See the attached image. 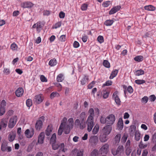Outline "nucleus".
Listing matches in <instances>:
<instances>
[{"instance_id":"nucleus-1","label":"nucleus","mask_w":156,"mask_h":156,"mask_svg":"<svg viewBox=\"0 0 156 156\" xmlns=\"http://www.w3.org/2000/svg\"><path fill=\"white\" fill-rule=\"evenodd\" d=\"M67 119L64 117L61 123L62 126H64V133L67 134H69L70 131V129H72L73 126V118H69L67 122Z\"/></svg>"},{"instance_id":"nucleus-2","label":"nucleus","mask_w":156,"mask_h":156,"mask_svg":"<svg viewBox=\"0 0 156 156\" xmlns=\"http://www.w3.org/2000/svg\"><path fill=\"white\" fill-rule=\"evenodd\" d=\"M115 120V116L112 114L109 115L106 118L101 116L100 119V122L101 123L103 124L106 123L107 125L111 126L114 124Z\"/></svg>"},{"instance_id":"nucleus-3","label":"nucleus","mask_w":156,"mask_h":156,"mask_svg":"<svg viewBox=\"0 0 156 156\" xmlns=\"http://www.w3.org/2000/svg\"><path fill=\"white\" fill-rule=\"evenodd\" d=\"M124 147L122 145H119L117 149H112L111 150L112 154L115 156L118 155L119 156H122L124 153Z\"/></svg>"},{"instance_id":"nucleus-4","label":"nucleus","mask_w":156,"mask_h":156,"mask_svg":"<svg viewBox=\"0 0 156 156\" xmlns=\"http://www.w3.org/2000/svg\"><path fill=\"white\" fill-rule=\"evenodd\" d=\"M86 123L87 126V131L89 132H90L91 131L94 125V119L89 118H87Z\"/></svg>"},{"instance_id":"nucleus-5","label":"nucleus","mask_w":156,"mask_h":156,"mask_svg":"<svg viewBox=\"0 0 156 156\" xmlns=\"http://www.w3.org/2000/svg\"><path fill=\"white\" fill-rule=\"evenodd\" d=\"M44 26V25L42 22L39 21L35 23L33 26L32 27L34 28H36L37 31L38 33H39L42 29Z\"/></svg>"},{"instance_id":"nucleus-6","label":"nucleus","mask_w":156,"mask_h":156,"mask_svg":"<svg viewBox=\"0 0 156 156\" xmlns=\"http://www.w3.org/2000/svg\"><path fill=\"white\" fill-rule=\"evenodd\" d=\"M44 100V96L42 94H39L36 95L34 99V102L36 104H40Z\"/></svg>"},{"instance_id":"nucleus-7","label":"nucleus","mask_w":156,"mask_h":156,"mask_svg":"<svg viewBox=\"0 0 156 156\" xmlns=\"http://www.w3.org/2000/svg\"><path fill=\"white\" fill-rule=\"evenodd\" d=\"M118 92L115 91L112 95V98L115 100L116 104L119 106L121 105V101L120 98L118 96Z\"/></svg>"},{"instance_id":"nucleus-8","label":"nucleus","mask_w":156,"mask_h":156,"mask_svg":"<svg viewBox=\"0 0 156 156\" xmlns=\"http://www.w3.org/2000/svg\"><path fill=\"white\" fill-rule=\"evenodd\" d=\"M34 4L30 1L24 2L21 4V6L23 8H31L33 7Z\"/></svg>"},{"instance_id":"nucleus-9","label":"nucleus","mask_w":156,"mask_h":156,"mask_svg":"<svg viewBox=\"0 0 156 156\" xmlns=\"http://www.w3.org/2000/svg\"><path fill=\"white\" fill-rule=\"evenodd\" d=\"M17 117L14 116L10 118L8 124V127L10 128H12L15 125L17 122Z\"/></svg>"},{"instance_id":"nucleus-10","label":"nucleus","mask_w":156,"mask_h":156,"mask_svg":"<svg viewBox=\"0 0 156 156\" xmlns=\"http://www.w3.org/2000/svg\"><path fill=\"white\" fill-rule=\"evenodd\" d=\"M112 130V127L109 125H107L104 127L102 129V133L107 135H109Z\"/></svg>"},{"instance_id":"nucleus-11","label":"nucleus","mask_w":156,"mask_h":156,"mask_svg":"<svg viewBox=\"0 0 156 156\" xmlns=\"http://www.w3.org/2000/svg\"><path fill=\"white\" fill-rule=\"evenodd\" d=\"M109 146L108 144H106L102 146L99 150V152L101 154H107L108 151Z\"/></svg>"},{"instance_id":"nucleus-12","label":"nucleus","mask_w":156,"mask_h":156,"mask_svg":"<svg viewBox=\"0 0 156 156\" xmlns=\"http://www.w3.org/2000/svg\"><path fill=\"white\" fill-rule=\"evenodd\" d=\"M98 142V138L97 136H91L90 140L89 142L92 145H96Z\"/></svg>"},{"instance_id":"nucleus-13","label":"nucleus","mask_w":156,"mask_h":156,"mask_svg":"<svg viewBox=\"0 0 156 156\" xmlns=\"http://www.w3.org/2000/svg\"><path fill=\"white\" fill-rule=\"evenodd\" d=\"M72 153L74 156H83V151L75 149L72 151Z\"/></svg>"},{"instance_id":"nucleus-14","label":"nucleus","mask_w":156,"mask_h":156,"mask_svg":"<svg viewBox=\"0 0 156 156\" xmlns=\"http://www.w3.org/2000/svg\"><path fill=\"white\" fill-rule=\"evenodd\" d=\"M123 88L124 89V91L125 96L126 97L127 96L126 95L127 91H128L130 94L132 93L133 92V89L131 86H129L128 87H127L126 86H124Z\"/></svg>"},{"instance_id":"nucleus-15","label":"nucleus","mask_w":156,"mask_h":156,"mask_svg":"<svg viewBox=\"0 0 156 156\" xmlns=\"http://www.w3.org/2000/svg\"><path fill=\"white\" fill-rule=\"evenodd\" d=\"M121 8V7L120 5H117L113 7L109 11V14L112 15L118 11Z\"/></svg>"},{"instance_id":"nucleus-16","label":"nucleus","mask_w":156,"mask_h":156,"mask_svg":"<svg viewBox=\"0 0 156 156\" xmlns=\"http://www.w3.org/2000/svg\"><path fill=\"white\" fill-rule=\"evenodd\" d=\"M44 133L43 132H41L38 136L37 143L40 144H42L44 142Z\"/></svg>"},{"instance_id":"nucleus-17","label":"nucleus","mask_w":156,"mask_h":156,"mask_svg":"<svg viewBox=\"0 0 156 156\" xmlns=\"http://www.w3.org/2000/svg\"><path fill=\"white\" fill-rule=\"evenodd\" d=\"M43 126V122L40 120H38L37 121L35 124V127L36 129L39 131L42 128Z\"/></svg>"},{"instance_id":"nucleus-18","label":"nucleus","mask_w":156,"mask_h":156,"mask_svg":"<svg viewBox=\"0 0 156 156\" xmlns=\"http://www.w3.org/2000/svg\"><path fill=\"white\" fill-rule=\"evenodd\" d=\"M24 92L23 89L22 87H19L15 91V94L17 97L22 96Z\"/></svg>"},{"instance_id":"nucleus-19","label":"nucleus","mask_w":156,"mask_h":156,"mask_svg":"<svg viewBox=\"0 0 156 156\" xmlns=\"http://www.w3.org/2000/svg\"><path fill=\"white\" fill-rule=\"evenodd\" d=\"M16 136V133L13 131H11L9 133L8 135L9 140L10 142L13 141L15 140Z\"/></svg>"},{"instance_id":"nucleus-20","label":"nucleus","mask_w":156,"mask_h":156,"mask_svg":"<svg viewBox=\"0 0 156 156\" xmlns=\"http://www.w3.org/2000/svg\"><path fill=\"white\" fill-rule=\"evenodd\" d=\"M26 136L27 138H31L34 134V130L32 129L30 131L29 129H27L25 132Z\"/></svg>"},{"instance_id":"nucleus-21","label":"nucleus","mask_w":156,"mask_h":156,"mask_svg":"<svg viewBox=\"0 0 156 156\" xmlns=\"http://www.w3.org/2000/svg\"><path fill=\"white\" fill-rule=\"evenodd\" d=\"M129 131L130 135L132 136H133L135 133L136 131H138L136 130V127L134 125H132L130 126Z\"/></svg>"},{"instance_id":"nucleus-22","label":"nucleus","mask_w":156,"mask_h":156,"mask_svg":"<svg viewBox=\"0 0 156 156\" xmlns=\"http://www.w3.org/2000/svg\"><path fill=\"white\" fill-rule=\"evenodd\" d=\"M123 127V123L122 118H120L117 123V128L119 130H121Z\"/></svg>"},{"instance_id":"nucleus-23","label":"nucleus","mask_w":156,"mask_h":156,"mask_svg":"<svg viewBox=\"0 0 156 156\" xmlns=\"http://www.w3.org/2000/svg\"><path fill=\"white\" fill-rule=\"evenodd\" d=\"M52 126L51 124L48 125L45 130V134L47 136H49L52 132Z\"/></svg>"},{"instance_id":"nucleus-24","label":"nucleus","mask_w":156,"mask_h":156,"mask_svg":"<svg viewBox=\"0 0 156 156\" xmlns=\"http://www.w3.org/2000/svg\"><path fill=\"white\" fill-rule=\"evenodd\" d=\"M108 139L107 135L102 133L100 135L99 140L101 142H105Z\"/></svg>"},{"instance_id":"nucleus-25","label":"nucleus","mask_w":156,"mask_h":156,"mask_svg":"<svg viewBox=\"0 0 156 156\" xmlns=\"http://www.w3.org/2000/svg\"><path fill=\"white\" fill-rule=\"evenodd\" d=\"M121 134L120 133H118L115 135L114 138V141L116 144L118 145L121 139Z\"/></svg>"},{"instance_id":"nucleus-26","label":"nucleus","mask_w":156,"mask_h":156,"mask_svg":"<svg viewBox=\"0 0 156 156\" xmlns=\"http://www.w3.org/2000/svg\"><path fill=\"white\" fill-rule=\"evenodd\" d=\"M88 113L89 114V115L88 118L94 119V117L95 115V112L93 108H90L88 111Z\"/></svg>"},{"instance_id":"nucleus-27","label":"nucleus","mask_w":156,"mask_h":156,"mask_svg":"<svg viewBox=\"0 0 156 156\" xmlns=\"http://www.w3.org/2000/svg\"><path fill=\"white\" fill-rule=\"evenodd\" d=\"M57 63V61L55 58L51 59L48 63V65L51 66H55Z\"/></svg>"},{"instance_id":"nucleus-28","label":"nucleus","mask_w":156,"mask_h":156,"mask_svg":"<svg viewBox=\"0 0 156 156\" xmlns=\"http://www.w3.org/2000/svg\"><path fill=\"white\" fill-rule=\"evenodd\" d=\"M118 72V70L117 69H115L112 71L111 73L109 76V79H112L114 77H115L117 75Z\"/></svg>"},{"instance_id":"nucleus-29","label":"nucleus","mask_w":156,"mask_h":156,"mask_svg":"<svg viewBox=\"0 0 156 156\" xmlns=\"http://www.w3.org/2000/svg\"><path fill=\"white\" fill-rule=\"evenodd\" d=\"M56 136L55 133H53L50 139V143L51 144H54L56 142Z\"/></svg>"},{"instance_id":"nucleus-30","label":"nucleus","mask_w":156,"mask_h":156,"mask_svg":"<svg viewBox=\"0 0 156 156\" xmlns=\"http://www.w3.org/2000/svg\"><path fill=\"white\" fill-rule=\"evenodd\" d=\"M144 9L146 10L150 11H154L155 9V7L152 5L146 6H144Z\"/></svg>"},{"instance_id":"nucleus-31","label":"nucleus","mask_w":156,"mask_h":156,"mask_svg":"<svg viewBox=\"0 0 156 156\" xmlns=\"http://www.w3.org/2000/svg\"><path fill=\"white\" fill-rule=\"evenodd\" d=\"M99 129V126L98 125H96L93 129L92 133L94 135L96 134L98 132Z\"/></svg>"},{"instance_id":"nucleus-32","label":"nucleus","mask_w":156,"mask_h":156,"mask_svg":"<svg viewBox=\"0 0 156 156\" xmlns=\"http://www.w3.org/2000/svg\"><path fill=\"white\" fill-rule=\"evenodd\" d=\"M114 21L112 20H107L104 22V24L107 26H109L112 25Z\"/></svg>"},{"instance_id":"nucleus-33","label":"nucleus","mask_w":156,"mask_h":156,"mask_svg":"<svg viewBox=\"0 0 156 156\" xmlns=\"http://www.w3.org/2000/svg\"><path fill=\"white\" fill-rule=\"evenodd\" d=\"M86 113L85 112H82L80 115V121H85L86 119Z\"/></svg>"},{"instance_id":"nucleus-34","label":"nucleus","mask_w":156,"mask_h":156,"mask_svg":"<svg viewBox=\"0 0 156 156\" xmlns=\"http://www.w3.org/2000/svg\"><path fill=\"white\" fill-rule=\"evenodd\" d=\"M144 71L141 69L138 70L136 71L135 73V74L136 76H140L141 75L144 74Z\"/></svg>"},{"instance_id":"nucleus-35","label":"nucleus","mask_w":156,"mask_h":156,"mask_svg":"<svg viewBox=\"0 0 156 156\" xmlns=\"http://www.w3.org/2000/svg\"><path fill=\"white\" fill-rule=\"evenodd\" d=\"M64 79L63 75L62 74H59L57 77L56 80L58 82H62Z\"/></svg>"},{"instance_id":"nucleus-36","label":"nucleus","mask_w":156,"mask_h":156,"mask_svg":"<svg viewBox=\"0 0 156 156\" xmlns=\"http://www.w3.org/2000/svg\"><path fill=\"white\" fill-rule=\"evenodd\" d=\"M135 135V138L136 140L139 141L140 140L141 138V134L139 131H136Z\"/></svg>"},{"instance_id":"nucleus-37","label":"nucleus","mask_w":156,"mask_h":156,"mask_svg":"<svg viewBox=\"0 0 156 156\" xmlns=\"http://www.w3.org/2000/svg\"><path fill=\"white\" fill-rule=\"evenodd\" d=\"M143 57L142 55H138L134 58V60L138 62H140L143 60Z\"/></svg>"},{"instance_id":"nucleus-38","label":"nucleus","mask_w":156,"mask_h":156,"mask_svg":"<svg viewBox=\"0 0 156 156\" xmlns=\"http://www.w3.org/2000/svg\"><path fill=\"white\" fill-rule=\"evenodd\" d=\"M112 4V2L110 1H107L104 2L102 4V6L104 8H106L108 7L110 5Z\"/></svg>"},{"instance_id":"nucleus-39","label":"nucleus","mask_w":156,"mask_h":156,"mask_svg":"<svg viewBox=\"0 0 156 156\" xmlns=\"http://www.w3.org/2000/svg\"><path fill=\"white\" fill-rule=\"evenodd\" d=\"M59 94L57 92H53L50 94V98L51 99H53L55 97H58L59 96Z\"/></svg>"},{"instance_id":"nucleus-40","label":"nucleus","mask_w":156,"mask_h":156,"mask_svg":"<svg viewBox=\"0 0 156 156\" xmlns=\"http://www.w3.org/2000/svg\"><path fill=\"white\" fill-rule=\"evenodd\" d=\"M63 131H64V126H62V124L60 125L58 131V135H61Z\"/></svg>"},{"instance_id":"nucleus-41","label":"nucleus","mask_w":156,"mask_h":156,"mask_svg":"<svg viewBox=\"0 0 156 156\" xmlns=\"http://www.w3.org/2000/svg\"><path fill=\"white\" fill-rule=\"evenodd\" d=\"M88 79V76H84L82 79L81 81V84L82 85H85L87 82V80Z\"/></svg>"},{"instance_id":"nucleus-42","label":"nucleus","mask_w":156,"mask_h":156,"mask_svg":"<svg viewBox=\"0 0 156 156\" xmlns=\"http://www.w3.org/2000/svg\"><path fill=\"white\" fill-rule=\"evenodd\" d=\"M103 65L107 68L110 67V65L109 62L107 60H104L103 63Z\"/></svg>"},{"instance_id":"nucleus-43","label":"nucleus","mask_w":156,"mask_h":156,"mask_svg":"<svg viewBox=\"0 0 156 156\" xmlns=\"http://www.w3.org/2000/svg\"><path fill=\"white\" fill-rule=\"evenodd\" d=\"M8 122L7 121L2 120L1 121L0 123L1 126L2 128H5L7 126Z\"/></svg>"},{"instance_id":"nucleus-44","label":"nucleus","mask_w":156,"mask_h":156,"mask_svg":"<svg viewBox=\"0 0 156 156\" xmlns=\"http://www.w3.org/2000/svg\"><path fill=\"white\" fill-rule=\"evenodd\" d=\"M10 48L13 51L16 50L18 48V46L15 43H13L11 45Z\"/></svg>"},{"instance_id":"nucleus-45","label":"nucleus","mask_w":156,"mask_h":156,"mask_svg":"<svg viewBox=\"0 0 156 156\" xmlns=\"http://www.w3.org/2000/svg\"><path fill=\"white\" fill-rule=\"evenodd\" d=\"M26 104L27 107L29 108L31 107L32 105V101L31 99H27L26 100Z\"/></svg>"},{"instance_id":"nucleus-46","label":"nucleus","mask_w":156,"mask_h":156,"mask_svg":"<svg viewBox=\"0 0 156 156\" xmlns=\"http://www.w3.org/2000/svg\"><path fill=\"white\" fill-rule=\"evenodd\" d=\"M79 126L80 129H84L86 126L85 121H81Z\"/></svg>"},{"instance_id":"nucleus-47","label":"nucleus","mask_w":156,"mask_h":156,"mask_svg":"<svg viewBox=\"0 0 156 156\" xmlns=\"http://www.w3.org/2000/svg\"><path fill=\"white\" fill-rule=\"evenodd\" d=\"M135 83L139 85L143 84L145 83V81L143 80H135Z\"/></svg>"},{"instance_id":"nucleus-48","label":"nucleus","mask_w":156,"mask_h":156,"mask_svg":"<svg viewBox=\"0 0 156 156\" xmlns=\"http://www.w3.org/2000/svg\"><path fill=\"white\" fill-rule=\"evenodd\" d=\"M87 7L88 5L86 3H83L81 5V9L82 11H86L87 9Z\"/></svg>"},{"instance_id":"nucleus-49","label":"nucleus","mask_w":156,"mask_h":156,"mask_svg":"<svg viewBox=\"0 0 156 156\" xmlns=\"http://www.w3.org/2000/svg\"><path fill=\"white\" fill-rule=\"evenodd\" d=\"M52 13V11L48 10H44L43 12V15L45 16H48Z\"/></svg>"},{"instance_id":"nucleus-50","label":"nucleus","mask_w":156,"mask_h":156,"mask_svg":"<svg viewBox=\"0 0 156 156\" xmlns=\"http://www.w3.org/2000/svg\"><path fill=\"white\" fill-rule=\"evenodd\" d=\"M7 144L5 143H3L2 144L1 149L2 151H6L7 150Z\"/></svg>"},{"instance_id":"nucleus-51","label":"nucleus","mask_w":156,"mask_h":156,"mask_svg":"<svg viewBox=\"0 0 156 156\" xmlns=\"http://www.w3.org/2000/svg\"><path fill=\"white\" fill-rule=\"evenodd\" d=\"M103 94V97L104 98H108L109 93L106 90H103L102 92Z\"/></svg>"},{"instance_id":"nucleus-52","label":"nucleus","mask_w":156,"mask_h":156,"mask_svg":"<svg viewBox=\"0 0 156 156\" xmlns=\"http://www.w3.org/2000/svg\"><path fill=\"white\" fill-rule=\"evenodd\" d=\"M61 26V22H58L56 23L54 26H53L52 28L53 29H57L60 27Z\"/></svg>"},{"instance_id":"nucleus-53","label":"nucleus","mask_w":156,"mask_h":156,"mask_svg":"<svg viewBox=\"0 0 156 156\" xmlns=\"http://www.w3.org/2000/svg\"><path fill=\"white\" fill-rule=\"evenodd\" d=\"M132 151V149L130 147H127L125 151V153L127 156L129 155Z\"/></svg>"},{"instance_id":"nucleus-54","label":"nucleus","mask_w":156,"mask_h":156,"mask_svg":"<svg viewBox=\"0 0 156 156\" xmlns=\"http://www.w3.org/2000/svg\"><path fill=\"white\" fill-rule=\"evenodd\" d=\"M112 81L111 80H108L106 81L105 83L102 85V87L105 86H109L112 85Z\"/></svg>"},{"instance_id":"nucleus-55","label":"nucleus","mask_w":156,"mask_h":156,"mask_svg":"<svg viewBox=\"0 0 156 156\" xmlns=\"http://www.w3.org/2000/svg\"><path fill=\"white\" fill-rule=\"evenodd\" d=\"M98 150L94 149L91 153V156H98Z\"/></svg>"},{"instance_id":"nucleus-56","label":"nucleus","mask_w":156,"mask_h":156,"mask_svg":"<svg viewBox=\"0 0 156 156\" xmlns=\"http://www.w3.org/2000/svg\"><path fill=\"white\" fill-rule=\"evenodd\" d=\"M128 135L126 134H124L122 138L121 139V141L122 142L125 143L127 140L128 138Z\"/></svg>"},{"instance_id":"nucleus-57","label":"nucleus","mask_w":156,"mask_h":156,"mask_svg":"<svg viewBox=\"0 0 156 156\" xmlns=\"http://www.w3.org/2000/svg\"><path fill=\"white\" fill-rule=\"evenodd\" d=\"M40 79L42 82H47L48 81L47 78L43 75H41L40 76Z\"/></svg>"},{"instance_id":"nucleus-58","label":"nucleus","mask_w":156,"mask_h":156,"mask_svg":"<svg viewBox=\"0 0 156 156\" xmlns=\"http://www.w3.org/2000/svg\"><path fill=\"white\" fill-rule=\"evenodd\" d=\"M97 39L98 41L100 43H102L104 41L103 37L101 35L98 36Z\"/></svg>"},{"instance_id":"nucleus-59","label":"nucleus","mask_w":156,"mask_h":156,"mask_svg":"<svg viewBox=\"0 0 156 156\" xmlns=\"http://www.w3.org/2000/svg\"><path fill=\"white\" fill-rule=\"evenodd\" d=\"M5 112V107H0V115H3Z\"/></svg>"},{"instance_id":"nucleus-60","label":"nucleus","mask_w":156,"mask_h":156,"mask_svg":"<svg viewBox=\"0 0 156 156\" xmlns=\"http://www.w3.org/2000/svg\"><path fill=\"white\" fill-rule=\"evenodd\" d=\"M95 81H93L90 83L88 86V88L91 89L93 87L94 85L95 84Z\"/></svg>"},{"instance_id":"nucleus-61","label":"nucleus","mask_w":156,"mask_h":156,"mask_svg":"<svg viewBox=\"0 0 156 156\" xmlns=\"http://www.w3.org/2000/svg\"><path fill=\"white\" fill-rule=\"evenodd\" d=\"M3 72L6 75H8L10 73L9 69V68H4Z\"/></svg>"},{"instance_id":"nucleus-62","label":"nucleus","mask_w":156,"mask_h":156,"mask_svg":"<svg viewBox=\"0 0 156 156\" xmlns=\"http://www.w3.org/2000/svg\"><path fill=\"white\" fill-rule=\"evenodd\" d=\"M52 147V148L54 150H56L59 148L58 145L56 144L55 143L54 144H51Z\"/></svg>"},{"instance_id":"nucleus-63","label":"nucleus","mask_w":156,"mask_h":156,"mask_svg":"<svg viewBox=\"0 0 156 156\" xmlns=\"http://www.w3.org/2000/svg\"><path fill=\"white\" fill-rule=\"evenodd\" d=\"M65 14L62 11L59 14V16L60 18H63L65 17Z\"/></svg>"},{"instance_id":"nucleus-64","label":"nucleus","mask_w":156,"mask_h":156,"mask_svg":"<svg viewBox=\"0 0 156 156\" xmlns=\"http://www.w3.org/2000/svg\"><path fill=\"white\" fill-rule=\"evenodd\" d=\"M73 46L74 48H77L79 47L80 44L78 42L75 41L74 42Z\"/></svg>"}]
</instances>
